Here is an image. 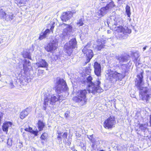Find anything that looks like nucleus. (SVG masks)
Instances as JSON below:
<instances>
[{
    "mask_svg": "<svg viewBox=\"0 0 151 151\" xmlns=\"http://www.w3.org/2000/svg\"><path fill=\"white\" fill-rule=\"evenodd\" d=\"M67 133L64 132L62 136L63 137V138L65 140H66V139H67Z\"/></svg>",
    "mask_w": 151,
    "mask_h": 151,
    "instance_id": "ea45409f",
    "label": "nucleus"
},
{
    "mask_svg": "<svg viewBox=\"0 0 151 151\" xmlns=\"http://www.w3.org/2000/svg\"><path fill=\"white\" fill-rule=\"evenodd\" d=\"M57 133L58 135H60L61 134V133L60 132H58Z\"/></svg>",
    "mask_w": 151,
    "mask_h": 151,
    "instance_id": "3c124183",
    "label": "nucleus"
},
{
    "mask_svg": "<svg viewBox=\"0 0 151 151\" xmlns=\"http://www.w3.org/2000/svg\"><path fill=\"white\" fill-rule=\"evenodd\" d=\"M14 14L12 12H8L6 13V16L4 19L7 21H11L14 19Z\"/></svg>",
    "mask_w": 151,
    "mask_h": 151,
    "instance_id": "5701e85b",
    "label": "nucleus"
},
{
    "mask_svg": "<svg viewBox=\"0 0 151 151\" xmlns=\"http://www.w3.org/2000/svg\"><path fill=\"white\" fill-rule=\"evenodd\" d=\"M44 72V70H39L38 71L37 75L38 76H40L42 75L43 74Z\"/></svg>",
    "mask_w": 151,
    "mask_h": 151,
    "instance_id": "e433bc0d",
    "label": "nucleus"
},
{
    "mask_svg": "<svg viewBox=\"0 0 151 151\" xmlns=\"http://www.w3.org/2000/svg\"><path fill=\"white\" fill-rule=\"evenodd\" d=\"M57 138L58 140H60L61 139V136L60 135H58L57 137Z\"/></svg>",
    "mask_w": 151,
    "mask_h": 151,
    "instance_id": "49530a36",
    "label": "nucleus"
},
{
    "mask_svg": "<svg viewBox=\"0 0 151 151\" xmlns=\"http://www.w3.org/2000/svg\"><path fill=\"white\" fill-rule=\"evenodd\" d=\"M55 20H51L50 23L47 26L48 29H46L44 32H42V33L46 37V36L49 35L50 31L53 32V30L55 26Z\"/></svg>",
    "mask_w": 151,
    "mask_h": 151,
    "instance_id": "ddd939ff",
    "label": "nucleus"
},
{
    "mask_svg": "<svg viewBox=\"0 0 151 151\" xmlns=\"http://www.w3.org/2000/svg\"><path fill=\"white\" fill-rule=\"evenodd\" d=\"M114 30L119 33L118 37L120 40L127 38L128 36L127 34H130L132 32L131 30L126 26L124 27L122 26L116 27H115Z\"/></svg>",
    "mask_w": 151,
    "mask_h": 151,
    "instance_id": "39448f33",
    "label": "nucleus"
},
{
    "mask_svg": "<svg viewBox=\"0 0 151 151\" xmlns=\"http://www.w3.org/2000/svg\"><path fill=\"white\" fill-rule=\"evenodd\" d=\"M87 91L85 89L80 90L78 93V95L73 98V100L78 103L80 105L85 104L87 102V99L86 95Z\"/></svg>",
    "mask_w": 151,
    "mask_h": 151,
    "instance_id": "20e7f679",
    "label": "nucleus"
},
{
    "mask_svg": "<svg viewBox=\"0 0 151 151\" xmlns=\"http://www.w3.org/2000/svg\"><path fill=\"white\" fill-rule=\"evenodd\" d=\"M117 66L121 70L122 76H123H123H125L129 70V67L128 65L122 64L120 65H117Z\"/></svg>",
    "mask_w": 151,
    "mask_h": 151,
    "instance_id": "2eb2a0df",
    "label": "nucleus"
},
{
    "mask_svg": "<svg viewBox=\"0 0 151 151\" xmlns=\"http://www.w3.org/2000/svg\"><path fill=\"white\" fill-rule=\"evenodd\" d=\"M31 133L32 134H34L35 136H37L38 134V131L37 130L35 131L33 130Z\"/></svg>",
    "mask_w": 151,
    "mask_h": 151,
    "instance_id": "58836bf2",
    "label": "nucleus"
},
{
    "mask_svg": "<svg viewBox=\"0 0 151 151\" xmlns=\"http://www.w3.org/2000/svg\"><path fill=\"white\" fill-rule=\"evenodd\" d=\"M55 89L56 92L59 94L67 92L68 90L65 81L59 77L56 79Z\"/></svg>",
    "mask_w": 151,
    "mask_h": 151,
    "instance_id": "7ed1b4c3",
    "label": "nucleus"
},
{
    "mask_svg": "<svg viewBox=\"0 0 151 151\" xmlns=\"http://www.w3.org/2000/svg\"><path fill=\"white\" fill-rule=\"evenodd\" d=\"M100 77H97L96 81L93 82H92V78L90 76H88L87 78V80L88 83L89 92L95 94L96 93H101L103 92V90L100 86L101 83Z\"/></svg>",
    "mask_w": 151,
    "mask_h": 151,
    "instance_id": "f03ea898",
    "label": "nucleus"
},
{
    "mask_svg": "<svg viewBox=\"0 0 151 151\" xmlns=\"http://www.w3.org/2000/svg\"><path fill=\"white\" fill-rule=\"evenodd\" d=\"M6 13L4 9L2 8H0V18L4 19Z\"/></svg>",
    "mask_w": 151,
    "mask_h": 151,
    "instance_id": "c756f323",
    "label": "nucleus"
},
{
    "mask_svg": "<svg viewBox=\"0 0 151 151\" xmlns=\"http://www.w3.org/2000/svg\"><path fill=\"white\" fill-rule=\"evenodd\" d=\"M84 19L83 18V17H81L77 20L76 24L79 27L82 26L84 24Z\"/></svg>",
    "mask_w": 151,
    "mask_h": 151,
    "instance_id": "7c9ffc66",
    "label": "nucleus"
},
{
    "mask_svg": "<svg viewBox=\"0 0 151 151\" xmlns=\"http://www.w3.org/2000/svg\"><path fill=\"white\" fill-rule=\"evenodd\" d=\"M28 128H29V132L31 133L32 132V131L33 130L32 128L30 127H29Z\"/></svg>",
    "mask_w": 151,
    "mask_h": 151,
    "instance_id": "c03bdc74",
    "label": "nucleus"
},
{
    "mask_svg": "<svg viewBox=\"0 0 151 151\" xmlns=\"http://www.w3.org/2000/svg\"><path fill=\"white\" fill-rule=\"evenodd\" d=\"M90 46L91 44L88 43L84 47L82 50V52L86 56V62H85L86 64L90 61L91 60L93 56V51L90 49L89 47Z\"/></svg>",
    "mask_w": 151,
    "mask_h": 151,
    "instance_id": "6e6552de",
    "label": "nucleus"
},
{
    "mask_svg": "<svg viewBox=\"0 0 151 151\" xmlns=\"http://www.w3.org/2000/svg\"><path fill=\"white\" fill-rule=\"evenodd\" d=\"M48 137V134L47 133H44L42 134L40 137L41 139L42 140H45Z\"/></svg>",
    "mask_w": 151,
    "mask_h": 151,
    "instance_id": "72a5a7b5",
    "label": "nucleus"
},
{
    "mask_svg": "<svg viewBox=\"0 0 151 151\" xmlns=\"http://www.w3.org/2000/svg\"><path fill=\"white\" fill-rule=\"evenodd\" d=\"M10 85H11V88H13L14 86L13 85V83L12 82H11L10 83Z\"/></svg>",
    "mask_w": 151,
    "mask_h": 151,
    "instance_id": "a18cd8bd",
    "label": "nucleus"
},
{
    "mask_svg": "<svg viewBox=\"0 0 151 151\" xmlns=\"http://www.w3.org/2000/svg\"><path fill=\"white\" fill-rule=\"evenodd\" d=\"M67 143V145H70L71 144V142L70 141H68Z\"/></svg>",
    "mask_w": 151,
    "mask_h": 151,
    "instance_id": "09e8293b",
    "label": "nucleus"
},
{
    "mask_svg": "<svg viewBox=\"0 0 151 151\" xmlns=\"http://www.w3.org/2000/svg\"><path fill=\"white\" fill-rule=\"evenodd\" d=\"M147 47V46H145V47H144L143 48V51H144L146 49Z\"/></svg>",
    "mask_w": 151,
    "mask_h": 151,
    "instance_id": "8fccbe9b",
    "label": "nucleus"
},
{
    "mask_svg": "<svg viewBox=\"0 0 151 151\" xmlns=\"http://www.w3.org/2000/svg\"><path fill=\"white\" fill-rule=\"evenodd\" d=\"M150 126H151V114L150 115Z\"/></svg>",
    "mask_w": 151,
    "mask_h": 151,
    "instance_id": "de8ad7c7",
    "label": "nucleus"
},
{
    "mask_svg": "<svg viewBox=\"0 0 151 151\" xmlns=\"http://www.w3.org/2000/svg\"><path fill=\"white\" fill-rule=\"evenodd\" d=\"M115 6V5L114 4V2L111 1L109 4H107L106 7L107 9L109 10V9H111L113 8L114 6Z\"/></svg>",
    "mask_w": 151,
    "mask_h": 151,
    "instance_id": "c85d7f7f",
    "label": "nucleus"
},
{
    "mask_svg": "<svg viewBox=\"0 0 151 151\" xmlns=\"http://www.w3.org/2000/svg\"><path fill=\"white\" fill-rule=\"evenodd\" d=\"M108 12V10L105 7L101 8L98 11V13L99 15L102 16H104L105 14H107Z\"/></svg>",
    "mask_w": 151,
    "mask_h": 151,
    "instance_id": "393cba45",
    "label": "nucleus"
},
{
    "mask_svg": "<svg viewBox=\"0 0 151 151\" xmlns=\"http://www.w3.org/2000/svg\"><path fill=\"white\" fill-rule=\"evenodd\" d=\"M30 111V108H27L20 113V118L22 119H24L25 117L27 116Z\"/></svg>",
    "mask_w": 151,
    "mask_h": 151,
    "instance_id": "4be33fe9",
    "label": "nucleus"
},
{
    "mask_svg": "<svg viewBox=\"0 0 151 151\" xmlns=\"http://www.w3.org/2000/svg\"><path fill=\"white\" fill-rule=\"evenodd\" d=\"M70 13L68 12L63 13L61 17L62 20L66 22L70 19L72 17V15L71 14H70Z\"/></svg>",
    "mask_w": 151,
    "mask_h": 151,
    "instance_id": "aec40b11",
    "label": "nucleus"
},
{
    "mask_svg": "<svg viewBox=\"0 0 151 151\" xmlns=\"http://www.w3.org/2000/svg\"><path fill=\"white\" fill-rule=\"evenodd\" d=\"M46 37V36L42 33V32L40 34L39 39L40 40H41L45 38Z\"/></svg>",
    "mask_w": 151,
    "mask_h": 151,
    "instance_id": "c9c22d12",
    "label": "nucleus"
},
{
    "mask_svg": "<svg viewBox=\"0 0 151 151\" xmlns=\"http://www.w3.org/2000/svg\"><path fill=\"white\" fill-rule=\"evenodd\" d=\"M12 139L10 138L8 139L7 142V145L8 147L9 148L12 146Z\"/></svg>",
    "mask_w": 151,
    "mask_h": 151,
    "instance_id": "f704fd0d",
    "label": "nucleus"
},
{
    "mask_svg": "<svg viewBox=\"0 0 151 151\" xmlns=\"http://www.w3.org/2000/svg\"><path fill=\"white\" fill-rule=\"evenodd\" d=\"M36 64L38 68H47L48 66L47 63L45 60L44 59L40 60L39 62L36 63Z\"/></svg>",
    "mask_w": 151,
    "mask_h": 151,
    "instance_id": "412c9836",
    "label": "nucleus"
},
{
    "mask_svg": "<svg viewBox=\"0 0 151 151\" xmlns=\"http://www.w3.org/2000/svg\"><path fill=\"white\" fill-rule=\"evenodd\" d=\"M58 45V42L56 40L50 41L45 47V49L47 52H51L56 49Z\"/></svg>",
    "mask_w": 151,
    "mask_h": 151,
    "instance_id": "f8f14e48",
    "label": "nucleus"
},
{
    "mask_svg": "<svg viewBox=\"0 0 151 151\" xmlns=\"http://www.w3.org/2000/svg\"><path fill=\"white\" fill-rule=\"evenodd\" d=\"M116 58L121 64L122 63L127 62L129 60V57L128 56L122 54L116 55Z\"/></svg>",
    "mask_w": 151,
    "mask_h": 151,
    "instance_id": "4468645a",
    "label": "nucleus"
},
{
    "mask_svg": "<svg viewBox=\"0 0 151 151\" xmlns=\"http://www.w3.org/2000/svg\"><path fill=\"white\" fill-rule=\"evenodd\" d=\"M126 12L128 17H130L131 15L130 8L128 5H127L126 7Z\"/></svg>",
    "mask_w": 151,
    "mask_h": 151,
    "instance_id": "2f4dec72",
    "label": "nucleus"
},
{
    "mask_svg": "<svg viewBox=\"0 0 151 151\" xmlns=\"http://www.w3.org/2000/svg\"><path fill=\"white\" fill-rule=\"evenodd\" d=\"M138 57L135 58V59L133 60L134 62L135 63L136 65H137V60Z\"/></svg>",
    "mask_w": 151,
    "mask_h": 151,
    "instance_id": "a19ab883",
    "label": "nucleus"
},
{
    "mask_svg": "<svg viewBox=\"0 0 151 151\" xmlns=\"http://www.w3.org/2000/svg\"><path fill=\"white\" fill-rule=\"evenodd\" d=\"M1 72H0V77H1Z\"/></svg>",
    "mask_w": 151,
    "mask_h": 151,
    "instance_id": "5fc2aeb1",
    "label": "nucleus"
},
{
    "mask_svg": "<svg viewBox=\"0 0 151 151\" xmlns=\"http://www.w3.org/2000/svg\"><path fill=\"white\" fill-rule=\"evenodd\" d=\"M143 71H141L139 74L137 75V83L136 85L138 89L139 90L140 98L144 102L148 103L149 100L151 97V94L147 90V88L146 87L143 86Z\"/></svg>",
    "mask_w": 151,
    "mask_h": 151,
    "instance_id": "f257e3e1",
    "label": "nucleus"
},
{
    "mask_svg": "<svg viewBox=\"0 0 151 151\" xmlns=\"http://www.w3.org/2000/svg\"><path fill=\"white\" fill-rule=\"evenodd\" d=\"M25 130L26 131L29 132V128H26L25 129Z\"/></svg>",
    "mask_w": 151,
    "mask_h": 151,
    "instance_id": "603ef678",
    "label": "nucleus"
},
{
    "mask_svg": "<svg viewBox=\"0 0 151 151\" xmlns=\"http://www.w3.org/2000/svg\"><path fill=\"white\" fill-rule=\"evenodd\" d=\"M61 27L63 29V32L61 35V37L63 40H65V39L68 38V36L71 32L73 27L68 24L63 23L61 25Z\"/></svg>",
    "mask_w": 151,
    "mask_h": 151,
    "instance_id": "0eeeda50",
    "label": "nucleus"
},
{
    "mask_svg": "<svg viewBox=\"0 0 151 151\" xmlns=\"http://www.w3.org/2000/svg\"><path fill=\"white\" fill-rule=\"evenodd\" d=\"M139 64V63H138V65Z\"/></svg>",
    "mask_w": 151,
    "mask_h": 151,
    "instance_id": "6e6d98bb",
    "label": "nucleus"
},
{
    "mask_svg": "<svg viewBox=\"0 0 151 151\" xmlns=\"http://www.w3.org/2000/svg\"><path fill=\"white\" fill-rule=\"evenodd\" d=\"M12 125V123L9 122H5L4 123L2 129L4 131L6 132L8 131V129L9 127H10Z\"/></svg>",
    "mask_w": 151,
    "mask_h": 151,
    "instance_id": "b1692460",
    "label": "nucleus"
},
{
    "mask_svg": "<svg viewBox=\"0 0 151 151\" xmlns=\"http://www.w3.org/2000/svg\"><path fill=\"white\" fill-rule=\"evenodd\" d=\"M93 135H90L89 136H88V138L90 140L91 142H92V138L93 137Z\"/></svg>",
    "mask_w": 151,
    "mask_h": 151,
    "instance_id": "79ce46f5",
    "label": "nucleus"
},
{
    "mask_svg": "<svg viewBox=\"0 0 151 151\" xmlns=\"http://www.w3.org/2000/svg\"><path fill=\"white\" fill-rule=\"evenodd\" d=\"M107 74L109 79H114L115 81L121 80L123 77L121 73H118L116 71L113 70L112 69L108 70Z\"/></svg>",
    "mask_w": 151,
    "mask_h": 151,
    "instance_id": "9d476101",
    "label": "nucleus"
},
{
    "mask_svg": "<svg viewBox=\"0 0 151 151\" xmlns=\"http://www.w3.org/2000/svg\"><path fill=\"white\" fill-rule=\"evenodd\" d=\"M37 124L39 131H40L42 130L45 126V124L39 120Z\"/></svg>",
    "mask_w": 151,
    "mask_h": 151,
    "instance_id": "bb28decb",
    "label": "nucleus"
},
{
    "mask_svg": "<svg viewBox=\"0 0 151 151\" xmlns=\"http://www.w3.org/2000/svg\"><path fill=\"white\" fill-rule=\"evenodd\" d=\"M94 68L95 74L98 77H100V76L101 75V67L100 64L97 62H95L94 65Z\"/></svg>",
    "mask_w": 151,
    "mask_h": 151,
    "instance_id": "f3484780",
    "label": "nucleus"
},
{
    "mask_svg": "<svg viewBox=\"0 0 151 151\" xmlns=\"http://www.w3.org/2000/svg\"><path fill=\"white\" fill-rule=\"evenodd\" d=\"M107 32V33H110V31L109 30H108Z\"/></svg>",
    "mask_w": 151,
    "mask_h": 151,
    "instance_id": "864d4df0",
    "label": "nucleus"
},
{
    "mask_svg": "<svg viewBox=\"0 0 151 151\" xmlns=\"http://www.w3.org/2000/svg\"><path fill=\"white\" fill-rule=\"evenodd\" d=\"M63 99L61 96L52 95L51 96L50 98V104L53 105L56 101H62Z\"/></svg>",
    "mask_w": 151,
    "mask_h": 151,
    "instance_id": "6ab92c4d",
    "label": "nucleus"
},
{
    "mask_svg": "<svg viewBox=\"0 0 151 151\" xmlns=\"http://www.w3.org/2000/svg\"><path fill=\"white\" fill-rule=\"evenodd\" d=\"M116 123L115 117L114 116H110L104 122V126L106 128L110 129L114 127Z\"/></svg>",
    "mask_w": 151,
    "mask_h": 151,
    "instance_id": "9b49d317",
    "label": "nucleus"
},
{
    "mask_svg": "<svg viewBox=\"0 0 151 151\" xmlns=\"http://www.w3.org/2000/svg\"><path fill=\"white\" fill-rule=\"evenodd\" d=\"M77 42L75 38L71 39L69 42L66 43L64 45V48L66 50V52L68 55L70 56L72 54L73 49L76 47Z\"/></svg>",
    "mask_w": 151,
    "mask_h": 151,
    "instance_id": "423d86ee",
    "label": "nucleus"
},
{
    "mask_svg": "<svg viewBox=\"0 0 151 151\" xmlns=\"http://www.w3.org/2000/svg\"><path fill=\"white\" fill-rule=\"evenodd\" d=\"M111 19L113 20V24L115 25H120L122 23V18L117 16H112L111 17Z\"/></svg>",
    "mask_w": 151,
    "mask_h": 151,
    "instance_id": "a211bd4d",
    "label": "nucleus"
},
{
    "mask_svg": "<svg viewBox=\"0 0 151 151\" xmlns=\"http://www.w3.org/2000/svg\"><path fill=\"white\" fill-rule=\"evenodd\" d=\"M139 128L142 131H144L147 129V126L145 124H139Z\"/></svg>",
    "mask_w": 151,
    "mask_h": 151,
    "instance_id": "473e14b6",
    "label": "nucleus"
},
{
    "mask_svg": "<svg viewBox=\"0 0 151 151\" xmlns=\"http://www.w3.org/2000/svg\"><path fill=\"white\" fill-rule=\"evenodd\" d=\"M44 104L45 106H44V108L45 109L46 108V106L48 105L49 101V96L47 94H45L44 96Z\"/></svg>",
    "mask_w": 151,
    "mask_h": 151,
    "instance_id": "a878e982",
    "label": "nucleus"
},
{
    "mask_svg": "<svg viewBox=\"0 0 151 151\" xmlns=\"http://www.w3.org/2000/svg\"><path fill=\"white\" fill-rule=\"evenodd\" d=\"M106 40H98L96 42V45L95 47V49L98 50H100L103 48L105 46L104 44L106 43Z\"/></svg>",
    "mask_w": 151,
    "mask_h": 151,
    "instance_id": "dca6fc26",
    "label": "nucleus"
},
{
    "mask_svg": "<svg viewBox=\"0 0 151 151\" xmlns=\"http://www.w3.org/2000/svg\"><path fill=\"white\" fill-rule=\"evenodd\" d=\"M24 63L23 64V69H22L19 73H17L16 75L18 79H20L24 75H26L29 69L28 66L31 65V63L29 60L24 59Z\"/></svg>",
    "mask_w": 151,
    "mask_h": 151,
    "instance_id": "1a4fd4ad",
    "label": "nucleus"
},
{
    "mask_svg": "<svg viewBox=\"0 0 151 151\" xmlns=\"http://www.w3.org/2000/svg\"><path fill=\"white\" fill-rule=\"evenodd\" d=\"M69 112H66L65 114V116L66 117H67L68 116Z\"/></svg>",
    "mask_w": 151,
    "mask_h": 151,
    "instance_id": "37998d69",
    "label": "nucleus"
},
{
    "mask_svg": "<svg viewBox=\"0 0 151 151\" xmlns=\"http://www.w3.org/2000/svg\"><path fill=\"white\" fill-rule=\"evenodd\" d=\"M69 12H70V14H71L72 17L73 14L76 13V11L75 10H72L71 11H68Z\"/></svg>",
    "mask_w": 151,
    "mask_h": 151,
    "instance_id": "4c0bfd02",
    "label": "nucleus"
},
{
    "mask_svg": "<svg viewBox=\"0 0 151 151\" xmlns=\"http://www.w3.org/2000/svg\"><path fill=\"white\" fill-rule=\"evenodd\" d=\"M23 57L24 58H27L31 59V57L30 55V53L26 51H24L22 53Z\"/></svg>",
    "mask_w": 151,
    "mask_h": 151,
    "instance_id": "cd10ccee",
    "label": "nucleus"
}]
</instances>
